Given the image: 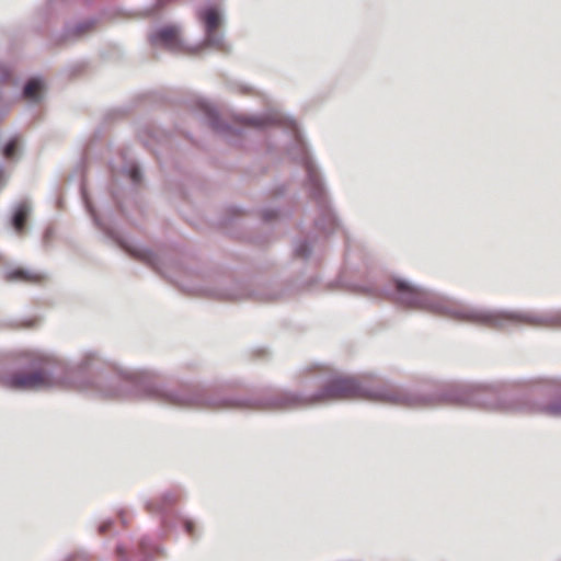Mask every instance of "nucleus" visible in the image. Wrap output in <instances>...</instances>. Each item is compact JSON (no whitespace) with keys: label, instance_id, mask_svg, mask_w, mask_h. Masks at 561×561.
Returning <instances> with one entry per match:
<instances>
[{"label":"nucleus","instance_id":"4468645a","mask_svg":"<svg viewBox=\"0 0 561 561\" xmlns=\"http://www.w3.org/2000/svg\"><path fill=\"white\" fill-rule=\"evenodd\" d=\"M116 552L118 556H123L125 553V551L122 547H117Z\"/></svg>","mask_w":561,"mask_h":561},{"label":"nucleus","instance_id":"7ed1b4c3","mask_svg":"<svg viewBox=\"0 0 561 561\" xmlns=\"http://www.w3.org/2000/svg\"><path fill=\"white\" fill-rule=\"evenodd\" d=\"M4 383L14 390H36L49 386L48 375L39 369L33 373H19L5 378Z\"/></svg>","mask_w":561,"mask_h":561},{"label":"nucleus","instance_id":"20e7f679","mask_svg":"<svg viewBox=\"0 0 561 561\" xmlns=\"http://www.w3.org/2000/svg\"><path fill=\"white\" fill-rule=\"evenodd\" d=\"M150 41L154 46H161L170 50H183L180 31L175 26H165L151 35Z\"/></svg>","mask_w":561,"mask_h":561},{"label":"nucleus","instance_id":"f8f14e48","mask_svg":"<svg viewBox=\"0 0 561 561\" xmlns=\"http://www.w3.org/2000/svg\"><path fill=\"white\" fill-rule=\"evenodd\" d=\"M184 528H185V531L190 535V536H194V529H195V525L193 522L191 520H186L184 523Z\"/></svg>","mask_w":561,"mask_h":561},{"label":"nucleus","instance_id":"1a4fd4ad","mask_svg":"<svg viewBox=\"0 0 561 561\" xmlns=\"http://www.w3.org/2000/svg\"><path fill=\"white\" fill-rule=\"evenodd\" d=\"M43 84L39 80H30L23 91L24 98L31 101H38Z\"/></svg>","mask_w":561,"mask_h":561},{"label":"nucleus","instance_id":"39448f33","mask_svg":"<svg viewBox=\"0 0 561 561\" xmlns=\"http://www.w3.org/2000/svg\"><path fill=\"white\" fill-rule=\"evenodd\" d=\"M201 19L203 20L206 28L205 42L215 46L216 48H222V39L217 34V28L220 25V15L217 9L208 8L201 13Z\"/></svg>","mask_w":561,"mask_h":561},{"label":"nucleus","instance_id":"6e6552de","mask_svg":"<svg viewBox=\"0 0 561 561\" xmlns=\"http://www.w3.org/2000/svg\"><path fill=\"white\" fill-rule=\"evenodd\" d=\"M28 214L30 207L26 203H21L16 206L12 218V226L19 234H22L25 230Z\"/></svg>","mask_w":561,"mask_h":561},{"label":"nucleus","instance_id":"9b49d317","mask_svg":"<svg viewBox=\"0 0 561 561\" xmlns=\"http://www.w3.org/2000/svg\"><path fill=\"white\" fill-rule=\"evenodd\" d=\"M19 146H20V138L19 137H14L12 138L4 147L3 149V156L4 158L7 159H13L16 153H18V150H19Z\"/></svg>","mask_w":561,"mask_h":561},{"label":"nucleus","instance_id":"ddd939ff","mask_svg":"<svg viewBox=\"0 0 561 561\" xmlns=\"http://www.w3.org/2000/svg\"><path fill=\"white\" fill-rule=\"evenodd\" d=\"M129 175H130V179H131L135 183L139 182V180H140V172H139V170H138L137 168H133V169L130 170Z\"/></svg>","mask_w":561,"mask_h":561},{"label":"nucleus","instance_id":"423d86ee","mask_svg":"<svg viewBox=\"0 0 561 561\" xmlns=\"http://www.w3.org/2000/svg\"><path fill=\"white\" fill-rule=\"evenodd\" d=\"M152 394L161 398L164 402L179 407H191L197 404V401L192 398L185 390L180 392H164L159 388L152 390Z\"/></svg>","mask_w":561,"mask_h":561},{"label":"nucleus","instance_id":"0eeeda50","mask_svg":"<svg viewBox=\"0 0 561 561\" xmlns=\"http://www.w3.org/2000/svg\"><path fill=\"white\" fill-rule=\"evenodd\" d=\"M5 279L9 282L39 284L45 279V275L38 272L19 267L8 272Z\"/></svg>","mask_w":561,"mask_h":561},{"label":"nucleus","instance_id":"f03ea898","mask_svg":"<svg viewBox=\"0 0 561 561\" xmlns=\"http://www.w3.org/2000/svg\"><path fill=\"white\" fill-rule=\"evenodd\" d=\"M394 287L396 299L404 307L427 310L459 321L480 324L492 329H504L508 325L519 323L540 324L543 322L561 328V311L541 320L530 313L490 311L457 305L439 298L420 287L413 286L405 280H394Z\"/></svg>","mask_w":561,"mask_h":561},{"label":"nucleus","instance_id":"f257e3e1","mask_svg":"<svg viewBox=\"0 0 561 561\" xmlns=\"http://www.w3.org/2000/svg\"><path fill=\"white\" fill-rule=\"evenodd\" d=\"M337 400H367L405 408H426L438 403L480 405L489 410L513 413H541L561 417V392L549 402H538L534 397L501 398L490 389L451 388L435 396L412 392L382 382L371 376H337L328 381L317 394L302 398L284 393L276 400L279 409H293Z\"/></svg>","mask_w":561,"mask_h":561},{"label":"nucleus","instance_id":"9d476101","mask_svg":"<svg viewBox=\"0 0 561 561\" xmlns=\"http://www.w3.org/2000/svg\"><path fill=\"white\" fill-rule=\"evenodd\" d=\"M176 500L178 499L174 495H164L161 499L149 502L147 508L149 512H159L175 503Z\"/></svg>","mask_w":561,"mask_h":561},{"label":"nucleus","instance_id":"2eb2a0df","mask_svg":"<svg viewBox=\"0 0 561 561\" xmlns=\"http://www.w3.org/2000/svg\"><path fill=\"white\" fill-rule=\"evenodd\" d=\"M106 527H107V525H102V526L100 527V531H101V533H104V531H105V529H106Z\"/></svg>","mask_w":561,"mask_h":561}]
</instances>
